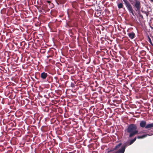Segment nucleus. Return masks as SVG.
<instances>
[{
    "label": "nucleus",
    "instance_id": "f257e3e1",
    "mask_svg": "<svg viewBox=\"0 0 153 153\" xmlns=\"http://www.w3.org/2000/svg\"><path fill=\"white\" fill-rule=\"evenodd\" d=\"M125 131L129 133V137H131L138 133L137 126L136 124H131L129 125L127 128L125 129Z\"/></svg>",
    "mask_w": 153,
    "mask_h": 153
},
{
    "label": "nucleus",
    "instance_id": "f03ea898",
    "mask_svg": "<svg viewBox=\"0 0 153 153\" xmlns=\"http://www.w3.org/2000/svg\"><path fill=\"white\" fill-rule=\"evenodd\" d=\"M130 13H131L133 16H134L133 13L134 10L131 5L127 0H123Z\"/></svg>",
    "mask_w": 153,
    "mask_h": 153
},
{
    "label": "nucleus",
    "instance_id": "7ed1b4c3",
    "mask_svg": "<svg viewBox=\"0 0 153 153\" xmlns=\"http://www.w3.org/2000/svg\"><path fill=\"white\" fill-rule=\"evenodd\" d=\"M135 2L133 1L134 4L132 3L131 4L134 7V10L136 11L139 12L141 8V4L140 1L138 0H134Z\"/></svg>",
    "mask_w": 153,
    "mask_h": 153
},
{
    "label": "nucleus",
    "instance_id": "20e7f679",
    "mask_svg": "<svg viewBox=\"0 0 153 153\" xmlns=\"http://www.w3.org/2000/svg\"><path fill=\"white\" fill-rule=\"evenodd\" d=\"M146 122L145 120H142L140 121V126L141 128H145L146 129Z\"/></svg>",
    "mask_w": 153,
    "mask_h": 153
},
{
    "label": "nucleus",
    "instance_id": "39448f33",
    "mask_svg": "<svg viewBox=\"0 0 153 153\" xmlns=\"http://www.w3.org/2000/svg\"><path fill=\"white\" fill-rule=\"evenodd\" d=\"M129 37L131 39H134L135 36V33L133 32H129L127 34Z\"/></svg>",
    "mask_w": 153,
    "mask_h": 153
},
{
    "label": "nucleus",
    "instance_id": "423d86ee",
    "mask_svg": "<svg viewBox=\"0 0 153 153\" xmlns=\"http://www.w3.org/2000/svg\"><path fill=\"white\" fill-rule=\"evenodd\" d=\"M48 76V74L45 72H42L41 74V77L43 79H46Z\"/></svg>",
    "mask_w": 153,
    "mask_h": 153
},
{
    "label": "nucleus",
    "instance_id": "0eeeda50",
    "mask_svg": "<svg viewBox=\"0 0 153 153\" xmlns=\"http://www.w3.org/2000/svg\"><path fill=\"white\" fill-rule=\"evenodd\" d=\"M150 135H151L149 134H144L142 136H138L137 138L138 139H142L147 137L148 136Z\"/></svg>",
    "mask_w": 153,
    "mask_h": 153
},
{
    "label": "nucleus",
    "instance_id": "6e6552de",
    "mask_svg": "<svg viewBox=\"0 0 153 153\" xmlns=\"http://www.w3.org/2000/svg\"><path fill=\"white\" fill-rule=\"evenodd\" d=\"M125 150L124 148L121 147L118 151L114 153H124Z\"/></svg>",
    "mask_w": 153,
    "mask_h": 153
},
{
    "label": "nucleus",
    "instance_id": "1a4fd4ad",
    "mask_svg": "<svg viewBox=\"0 0 153 153\" xmlns=\"http://www.w3.org/2000/svg\"><path fill=\"white\" fill-rule=\"evenodd\" d=\"M129 145H129V143L128 142H124L123 143V144L122 145V147H123V148H124L125 149L126 147L127 146Z\"/></svg>",
    "mask_w": 153,
    "mask_h": 153
},
{
    "label": "nucleus",
    "instance_id": "9d476101",
    "mask_svg": "<svg viewBox=\"0 0 153 153\" xmlns=\"http://www.w3.org/2000/svg\"><path fill=\"white\" fill-rule=\"evenodd\" d=\"M153 128V123L147 124L146 126V129H150Z\"/></svg>",
    "mask_w": 153,
    "mask_h": 153
},
{
    "label": "nucleus",
    "instance_id": "9b49d317",
    "mask_svg": "<svg viewBox=\"0 0 153 153\" xmlns=\"http://www.w3.org/2000/svg\"><path fill=\"white\" fill-rule=\"evenodd\" d=\"M137 138L135 137L133 139L131 140L129 142V145H131L136 140Z\"/></svg>",
    "mask_w": 153,
    "mask_h": 153
},
{
    "label": "nucleus",
    "instance_id": "f8f14e48",
    "mask_svg": "<svg viewBox=\"0 0 153 153\" xmlns=\"http://www.w3.org/2000/svg\"><path fill=\"white\" fill-rule=\"evenodd\" d=\"M122 143H119V144L115 146V147L114 148V149L117 150L120 147Z\"/></svg>",
    "mask_w": 153,
    "mask_h": 153
},
{
    "label": "nucleus",
    "instance_id": "ddd939ff",
    "mask_svg": "<svg viewBox=\"0 0 153 153\" xmlns=\"http://www.w3.org/2000/svg\"><path fill=\"white\" fill-rule=\"evenodd\" d=\"M117 5H118V8L119 9H120V8H123V4L122 3H121L119 4H118Z\"/></svg>",
    "mask_w": 153,
    "mask_h": 153
},
{
    "label": "nucleus",
    "instance_id": "4468645a",
    "mask_svg": "<svg viewBox=\"0 0 153 153\" xmlns=\"http://www.w3.org/2000/svg\"><path fill=\"white\" fill-rule=\"evenodd\" d=\"M147 131V130H143L141 131H140V132H139L138 131V133L137 134H140L145 133Z\"/></svg>",
    "mask_w": 153,
    "mask_h": 153
},
{
    "label": "nucleus",
    "instance_id": "2eb2a0df",
    "mask_svg": "<svg viewBox=\"0 0 153 153\" xmlns=\"http://www.w3.org/2000/svg\"><path fill=\"white\" fill-rule=\"evenodd\" d=\"M59 1L60 4H63L65 3V0H59Z\"/></svg>",
    "mask_w": 153,
    "mask_h": 153
},
{
    "label": "nucleus",
    "instance_id": "dca6fc26",
    "mask_svg": "<svg viewBox=\"0 0 153 153\" xmlns=\"http://www.w3.org/2000/svg\"><path fill=\"white\" fill-rule=\"evenodd\" d=\"M148 39H149V40H148L149 42L152 45V46L153 47V44L152 42V41H151V40L149 36H148Z\"/></svg>",
    "mask_w": 153,
    "mask_h": 153
},
{
    "label": "nucleus",
    "instance_id": "f3484780",
    "mask_svg": "<svg viewBox=\"0 0 153 153\" xmlns=\"http://www.w3.org/2000/svg\"><path fill=\"white\" fill-rule=\"evenodd\" d=\"M114 150H116V149H114V148L111 149L110 150L108 151V153H109V152H112Z\"/></svg>",
    "mask_w": 153,
    "mask_h": 153
},
{
    "label": "nucleus",
    "instance_id": "a211bd4d",
    "mask_svg": "<svg viewBox=\"0 0 153 153\" xmlns=\"http://www.w3.org/2000/svg\"><path fill=\"white\" fill-rule=\"evenodd\" d=\"M71 86L72 88L74 87L75 86L74 84L73 83L71 82Z\"/></svg>",
    "mask_w": 153,
    "mask_h": 153
},
{
    "label": "nucleus",
    "instance_id": "6ab92c4d",
    "mask_svg": "<svg viewBox=\"0 0 153 153\" xmlns=\"http://www.w3.org/2000/svg\"><path fill=\"white\" fill-rule=\"evenodd\" d=\"M149 13V12L148 11V12H147L145 14L147 17H148V16Z\"/></svg>",
    "mask_w": 153,
    "mask_h": 153
},
{
    "label": "nucleus",
    "instance_id": "aec40b11",
    "mask_svg": "<svg viewBox=\"0 0 153 153\" xmlns=\"http://www.w3.org/2000/svg\"><path fill=\"white\" fill-rule=\"evenodd\" d=\"M142 12L143 13H144L145 14H146V12H147L146 11H144V10L142 11Z\"/></svg>",
    "mask_w": 153,
    "mask_h": 153
},
{
    "label": "nucleus",
    "instance_id": "412c9836",
    "mask_svg": "<svg viewBox=\"0 0 153 153\" xmlns=\"http://www.w3.org/2000/svg\"><path fill=\"white\" fill-rule=\"evenodd\" d=\"M140 17H141L143 19V16L142 15H140Z\"/></svg>",
    "mask_w": 153,
    "mask_h": 153
},
{
    "label": "nucleus",
    "instance_id": "4be33fe9",
    "mask_svg": "<svg viewBox=\"0 0 153 153\" xmlns=\"http://www.w3.org/2000/svg\"><path fill=\"white\" fill-rule=\"evenodd\" d=\"M90 61H91V59H89V61L87 63V64H88L90 62Z\"/></svg>",
    "mask_w": 153,
    "mask_h": 153
},
{
    "label": "nucleus",
    "instance_id": "5701e85b",
    "mask_svg": "<svg viewBox=\"0 0 153 153\" xmlns=\"http://www.w3.org/2000/svg\"><path fill=\"white\" fill-rule=\"evenodd\" d=\"M54 78L56 79V80L57 79V77H54Z\"/></svg>",
    "mask_w": 153,
    "mask_h": 153
},
{
    "label": "nucleus",
    "instance_id": "b1692460",
    "mask_svg": "<svg viewBox=\"0 0 153 153\" xmlns=\"http://www.w3.org/2000/svg\"><path fill=\"white\" fill-rule=\"evenodd\" d=\"M152 39L153 40V36L152 37Z\"/></svg>",
    "mask_w": 153,
    "mask_h": 153
},
{
    "label": "nucleus",
    "instance_id": "393cba45",
    "mask_svg": "<svg viewBox=\"0 0 153 153\" xmlns=\"http://www.w3.org/2000/svg\"><path fill=\"white\" fill-rule=\"evenodd\" d=\"M150 0L152 1H153V0Z\"/></svg>",
    "mask_w": 153,
    "mask_h": 153
}]
</instances>
